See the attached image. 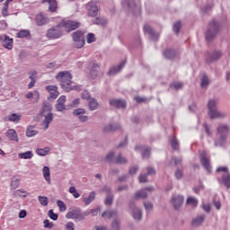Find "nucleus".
Returning a JSON list of instances; mask_svg holds the SVG:
<instances>
[{"label":"nucleus","mask_w":230,"mask_h":230,"mask_svg":"<svg viewBox=\"0 0 230 230\" xmlns=\"http://www.w3.org/2000/svg\"><path fill=\"white\" fill-rule=\"evenodd\" d=\"M229 126L221 124L217 128V138L214 140L215 146H226L227 136H229Z\"/></svg>","instance_id":"nucleus-1"},{"label":"nucleus","mask_w":230,"mask_h":230,"mask_svg":"<svg viewBox=\"0 0 230 230\" xmlns=\"http://www.w3.org/2000/svg\"><path fill=\"white\" fill-rule=\"evenodd\" d=\"M56 78L58 82H60V86L66 93H69V91H73V87H71V84H73V75L68 71L59 72L56 75Z\"/></svg>","instance_id":"nucleus-2"},{"label":"nucleus","mask_w":230,"mask_h":230,"mask_svg":"<svg viewBox=\"0 0 230 230\" xmlns=\"http://www.w3.org/2000/svg\"><path fill=\"white\" fill-rule=\"evenodd\" d=\"M51 104L49 102H43L42 111L40 112V116H43L44 120L41 122V126L44 127V130H48L49 128V123L53 121V113L51 112Z\"/></svg>","instance_id":"nucleus-3"},{"label":"nucleus","mask_w":230,"mask_h":230,"mask_svg":"<svg viewBox=\"0 0 230 230\" xmlns=\"http://www.w3.org/2000/svg\"><path fill=\"white\" fill-rule=\"evenodd\" d=\"M218 105V99H210L207 104L208 109V116L210 119H217V118H226V113L217 109Z\"/></svg>","instance_id":"nucleus-4"},{"label":"nucleus","mask_w":230,"mask_h":230,"mask_svg":"<svg viewBox=\"0 0 230 230\" xmlns=\"http://www.w3.org/2000/svg\"><path fill=\"white\" fill-rule=\"evenodd\" d=\"M47 39H50V40H57V39H62L64 37V30L62 29V25L59 22L58 25L51 27L47 31L46 33Z\"/></svg>","instance_id":"nucleus-5"},{"label":"nucleus","mask_w":230,"mask_h":230,"mask_svg":"<svg viewBox=\"0 0 230 230\" xmlns=\"http://www.w3.org/2000/svg\"><path fill=\"white\" fill-rule=\"evenodd\" d=\"M218 30H220V24L217 21H212L206 32V40H213L217 35H218Z\"/></svg>","instance_id":"nucleus-6"},{"label":"nucleus","mask_w":230,"mask_h":230,"mask_svg":"<svg viewBox=\"0 0 230 230\" xmlns=\"http://www.w3.org/2000/svg\"><path fill=\"white\" fill-rule=\"evenodd\" d=\"M122 6L125 10L131 12L133 15L137 16L141 14V5L136 4L134 0H125L122 2Z\"/></svg>","instance_id":"nucleus-7"},{"label":"nucleus","mask_w":230,"mask_h":230,"mask_svg":"<svg viewBox=\"0 0 230 230\" xmlns=\"http://www.w3.org/2000/svg\"><path fill=\"white\" fill-rule=\"evenodd\" d=\"M74 47L80 49L85 46V38H84V33L82 31H76L72 33Z\"/></svg>","instance_id":"nucleus-8"},{"label":"nucleus","mask_w":230,"mask_h":230,"mask_svg":"<svg viewBox=\"0 0 230 230\" xmlns=\"http://www.w3.org/2000/svg\"><path fill=\"white\" fill-rule=\"evenodd\" d=\"M59 23L61 24V28H64L67 33L75 31V30L80 28V22L76 21L62 20Z\"/></svg>","instance_id":"nucleus-9"},{"label":"nucleus","mask_w":230,"mask_h":230,"mask_svg":"<svg viewBox=\"0 0 230 230\" xmlns=\"http://www.w3.org/2000/svg\"><path fill=\"white\" fill-rule=\"evenodd\" d=\"M86 10L88 12L89 17H96L100 10V3L98 0H92L86 4Z\"/></svg>","instance_id":"nucleus-10"},{"label":"nucleus","mask_w":230,"mask_h":230,"mask_svg":"<svg viewBox=\"0 0 230 230\" xmlns=\"http://www.w3.org/2000/svg\"><path fill=\"white\" fill-rule=\"evenodd\" d=\"M85 112V110H84L83 108H77L73 111V115L75 116L77 119L81 121V123H85L89 119V117L84 115Z\"/></svg>","instance_id":"nucleus-11"},{"label":"nucleus","mask_w":230,"mask_h":230,"mask_svg":"<svg viewBox=\"0 0 230 230\" xmlns=\"http://www.w3.org/2000/svg\"><path fill=\"white\" fill-rule=\"evenodd\" d=\"M129 208L133 211L134 220L139 221V220H141V218H143V212L141 211V209L139 208L136 207V204L134 203V201H131L129 203Z\"/></svg>","instance_id":"nucleus-12"},{"label":"nucleus","mask_w":230,"mask_h":230,"mask_svg":"<svg viewBox=\"0 0 230 230\" xmlns=\"http://www.w3.org/2000/svg\"><path fill=\"white\" fill-rule=\"evenodd\" d=\"M66 218H72L75 220H84V217L82 215V209L75 208L66 214Z\"/></svg>","instance_id":"nucleus-13"},{"label":"nucleus","mask_w":230,"mask_h":230,"mask_svg":"<svg viewBox=\"0 0 230 230\" xmlns=\"http://www.w3.org/2000/svg\"><path fill=\"white\" fill-rule=\"evenodd\" d=\"M0 42L6 49H12L13 48V39H10L8 35L0 36Z\"/></svg>","instance_id":"nucleus-14"},{"label":"nucleus","mask_w":230,"mask_h":230,"mask_svg":"<svg viewBox=\"0 0 230 230\" xmlns=\"http://www.w3.org/2000/svg\"><path fill=\"white\" fill-rule=\"evenodd\" d=\"M152 190H154V188L147 187L146 189L137 191L134 196V200H139V199H146L148 197V192L146 191H152Z\"/></svg>","instance_id":"nucleus-15"},{"label":"nucleus","mask_w":230,"mask_h":230,"mask_svg":"<svg viewBox=\"0 0 230 230\" xmlns=\"http://www.w3.org/2000/svg\"><path fill=\"white\" fill-rule=\"evenodd\" d=\"M200 163L207 172H211V164H209V159L206 156V151H202L199 155Z\"/></svg>","instance_id":"nucleus-16"},{"label":"nucleus","mask_w":230,"mask_h":230,"mask_svg":"<svg viewBox=\"0 0 230 230\" xmlns=\"http://www.w3.org/2000/svg\"><path fill=\"white\" fill-rule=\"evenodd\" d=\"M110 105L116 109H125V107H127V102L121 99H111L110 101Z\"/></svg>","instance_id":"nucleus-17"},{"label":"nucleus","mask_w":230,"mask_h":230,"mask_svg":"<svg viewBox=\"0 0 230 230\" xmlns=\"http://www.w3.org/2000/svg\"><path fill=\"white\" fill-rule=\"evenodd\" d=\"M144 32L148 33L151 40H157L159 39V32H155L150 25L144 26Z\"/></svg>","instance_id":"nucleus-18"},{"label":"nucleus","mask_w":230,"mask_h":230,"mask_svg":"<svg viewBox=\"0 0 230 230\" xmlns=\"http://www.w3.org/2000/svg\"><path fill=\"white\" fill-rule=\"evenodd\" d=\"M35 21L37 26H44L45 24L49 23V18H48V16L44 15L42 13L36 15Z\"/></svg>","instance_id":"nucleus-19"},{"label":"nucleus","mask_w":230,"mask_h":230,"mask_svg":"<svg viewBox=\"0 0 230 230\" xmlns=\"http://www.w3.org/2000/svg\"><path fill=\"white\" fill-rule=\"evenodd\" d=\"M55 107L58 112H62L63 111H66V96L65 95H61L58 99L57 104L55 105Z\"/></svg>","instance_id":"nucleus-20"},{"label":"nucleus","mask_w":230,"mask_h":230,"mask_svg":"<svg viewBox=\"0 0 230 230\" xmlns=\"http://www.w3.org/2000/svg\"><path fill=\"white\" fill-rule=\"evenodd\" d=\"M182 202H184V197L178 195V196H173L172 198V204L174 208L179 209L181 206H182Z\"/></svg>","instance_id":"nucleus-21"},{"label":"nucleus","mask_w":230,"mask_h":230,"mask_svg":"<svg viewBox=\"0 0 230 230\" xmlns=\"http://www.w3.org/2000/svg\"><path fill=\"white\" fill-rule=\"evenodd\" d=\"M125 64H127V62L123 60L119 66L111 67L108 72V75L110 76H114V75H118V73H119L121 69L125 67Z\"/></svg>","instance_id":"nucleus-22"},{"label":"nucleus","mask_w":230,"mask_h":230,"mask_svg":"<svg viewBox=\"0 0 230 230\" xmlns=\"http://www.w3.org/2000/svg\"><path fill=\"white\" fill-rule=\"evenodd\" d=\"M135 150H139L142 152L143 159H148V157H150V152L152 149L148 146H137Z\"/></svg>","instance_id":"nucleus-23"},{"label":"nucleus","mask_w":230,"mask_h":230,"mask_svg":"<svg viewBox=\"0 0 230 230\" xmlns=\"http://www.w3.org/2000/svg\"><path fill=\"white\" fill-rule=\"evenodd\" d=\"M222 57V51L220 50H215L211 54L208 53V56L207 58V62H216V60H218Z\"/></svg>","instance_id":"nucleus-24"},{"label":"nucleus","mask_w":230,"mask_h":230,"mask_svg":"<svg viewBox=\"0 0 230 230\" xmlns=\"http://www.w3.org/2000/svg\"><path fill=\"white\" fill-rule=\"evenodd\" d=\"M95 199H96L95 191L90 192L87 198L85 196H82V201L84 203L85 206H89L91 203L94 202Z\"/></svg>","instance_id":"nucleus-25"},{"label":"nucleus","mask_w":230,"mask_h":230,"mask_svg":"<svg viewBox=\"0 0 230 230\" xmlns=\"http://www.w3.org/2000/svg\"><path fill=\"white\" fill-rule=\"evenodd\" d=\"M6 137L10 141H16V143L19 141V136L17 135V131L15 129H9L5 132Z\"/></svg>","instance_id":"nucleus-26"},{"label":"nucleus","mask_w":230,"mask_h":230,"mask_svg":"<svg viewBox=\"0 0 230 230\" xmlns=\"http://www.w3.org/2000/svg\"><path fill=\"white\" fill-rule=\"evenodd\" d=\"M119 128H121V126L118 123L108 124L104 126L103 132H115V130H119Z\"/></svg>","instance_id":"nucleus-27"},{"label":"nucleus","mask_w":230,"mask_h":230,"mask_svg":"<svg viewBox=\"0 0 230 230\" xmlns=\"http://www.w3.org/2000/svg\"><path fill=\"white\" fill-rule=\"evenodd\" d=\"M163 55L168 60H173V58L177 56V52L175 51V49H167L164 51Z\"/></svg>","instance_id":"nucleus-28"},{"label":"nucleus","mask_w":230,"mask_h":230,"mask_svg":"<svg viewBox=\"0 0 230 230\" xmlns=\"http://www.w3.org/2000/svg\"><path fill=\"white\" fill-rule=\"evenodd\" d=\"M205 220H206V215H200V216H198L197 217H195L192 220L191 224L195 227H199V226H202V224H204Z\"/></svg>","instance_id":"nucleus-29"},{"label":"nucleus","mask_w":230,"mask_h":230,"mask_svg":"<svg viewBox=\"0 0 230 230\" xmlns=\"http://www.w3.org/2000/svg\"><path fill=\"white\" fill-rule=\"evenodd\" d=\"M42 173L48 184H51V172H49V168L48 166L43 167Z\"/></svg>","instance_id":"nucleus-30"},{"label":"nucleus","mask_w":230,"mask_h":230,"mask_svg":"<svg viewBox=\"0 0 230 230\" xmlns=\"http://www.w3.org/2000/svg\"><path fill=\"white\" fill-rule=\"evenodd\" d=\"M118 215V210H106L102 214V218H114Z\"/></svg>","instance_id":"nucleus-31"},{"label":"nucleus","mask_w":230,"mask_h":230,"mask_svg":"<svg viewBox=\"0 0 230 230\" xmlns=\"http://www.w3.org/2000/svg\"><path fill=\"white\" fill-rule=\"evenodd\" d=\"M11 190H17V188H19V186H21V179L17 176H13L11 179Z\"/></svg>","instance_id":"nucleus-32"},{"label":"nucleus","mask_w":230,"mask_h":230,"mask_svg":"<svg viewBox=\"0 0 230 230\" xmlns=\"http://www.w3.org/2000/svg\"><path fill=\"white\" fill-rule=\"evenodd\" d=\"M50 150L51 149L47 146L44 148L36 149L35 153L37 154V155H40V157H44L45 155H48V154H49Z\"/></svg>","instance_id":"nucleus-33"},{"label":"nucleus","mask_w":230,"mask_h":230,"mask_svg":"<svg viewBox=\"0 0 230 230\" xmlns=\"http://www.w3.org/2000/svg\"><path fill=\"white\" fill-rule=\"evenodd\" d=\"M98 101L94 98L88 100V107L90 111H96L98 109Z\"/></svg>","instance_id":"nucleus-34"},{"label":"nucleus","mask_w":230,"mask_h":230,"mask_svg":"<svg viewBox=\"0 0 230 230\" xmlns=\"http://www.w3.org/2000/svg\"><path fill=\"white\" fill-rule=\"evenodd\" d=\"M99 68H100V66H98V64L92 63V67L90 69V75H91L92 78H96V76H98V69Z\"/></svg>","instance_id":"nucleus-35"},{"label":"nucleus","mask_w":230,"mask_h":230,"mask_svg":"<svg viewBox=\"0 0 230 230\" xmlns=\"http://www.w3.org/2000/svg\"><path fill=\"white\" fill-rule=\"evenodd\" d=\"M28 195H30V192L22 189L17 190L13 192V197H22L23 199H26Z\"/></svg>","instance_id":"nucleus-36"},{"label":"nucleus","mask_w":230,"mask_h":230,"mask_svg":"<svg viewBox=\"0 0 230 230\" xmlns=\"http://www.w3.org/2000/svg\"><path fill=\"white\" fill-rule=\"evenodd\" d=\"M45 3H48L49 4V12H57V8H58V4H57V0H45Z\"/></svg>","instance_id":"nucleus-37"},{"label":"nucleus","mask_w":230,"mask_h":230,"mask_svg":"<svg viewBox=\"0 0 230 230\" xmlns=\"http://www.w3.org/2000/svg\"><path fill=\"white\" fill-rule=\"evenodd\" d=\"M39 134V131L35 130L33 126H30L26 129V136L27 137H33Z\"/></svg>","instance_id":"nucleus-38"},{"label":"nucleus","mask_w":230,"mask_h":230,"mask_svg":"<svg viewBox=\"0 0 230 230\" xmlns=\"http://www.w3.org/2000/svg\"><path fill=\"white\" fill-rule=\"evenodd\" d=\"M208 85H209V77H208L206 75H203L201 77L200 87L201 89H208Z\"/></svg>","instance_id":"nucleus-39"},{"label":"nucleus","mask_w":230,"mask_h":230,"mask_svg":"<svg viewBox=\"0 0 230 230\" xmlns=\"http://www.w3.org/2000/svg\"><path fill=\"white\" fill-rule=\"evenodd\" d=\"M93 24H98L101 26H105L109 22V20L103 18V17H97L93 21Z\"/></svg>","instance_id":"nucleus-40"},{"label":"nucleus","mask_w":230,"mask_h":230,"mask_svg":"<svg viewBox=\"0 0 230 230\" xmlns=\"http://www.w3.org/2000/svg\"><path fill=\"white\" fill-rule=\"evenodd\" d=\"M19 159H31L33 157V152L26 151L24 153L18 154Z\"/></svg>","instance_id":"nucleus-41"},{"label":"nucleus","mask_w":230,"mask_h":230,"mask_svg":"<svg viewBox=\"0 0 230 230\" xmlns=\"http://www.w3.org/2000/svg\"><path fill=\"white\" fill-rule=\"evenodd\" d=\"M128 161L127 158L123 157L121 154L118 155V156L115 158V164H127Z\"/></svg>","instance_id":"nucleus-42"},{"label":"nucleus","mask_w":230,"mask_h":230,"mask_svg":"<svg viewBox=\"0 0 230 230\" xmlns=\"http://www.w3.org/2000/svg\"><path fill=\"white\" fill-rule=\"evenodd\" d=\"M18 39H26L30 37V31L28 30H22L17 33Z\"/></svg>","instance_id":"nucleus-43"},{"label":"nucleus","mask_w":230,"mask_h":230,"mask_svg":"<svg viewBox=\"0 0 230 230\" xmlns=\"http://www.w3.org/2000/svg\"><path fill=\"white\" fill-rule=\"evenodd\" d=\"M57 205H58V208H59V211L61 213H64V211L67 210V206H66V203H64V201L58 199L57 201Z\"/></svg>","instance_id":"nucleus-44"},{"label":"nucleus","mask_w":230,"mask_h":230,"mask_svg":"<svg viewBox=\"0 0 230 230\" xmlns=\"http://www.w3.org/2000/svg\"><path fill=\"white\" fill-rule=\"evenodd\" d=\"M8 120L13 121V122L21 121V115H19L17 113H13L8 116Z\"/></svg>","instance_id":"nucleus-45"},{"label":"nucleus","mask_w":230,"mask_h":230,"mask_svg":"<svg viewBox=\"0 0 230 230\" xmlns=\"http://www.w3.org/2000/svg\"><path fill=\"white\" fill-rule=\"evenodd\" d=\"M86 42L87 44H93V42H96V36H94V33H88L86 35Z\"/></svg>","instance_id":"nucleus-46"},{"label":"nucleus","mask_w":230,"mask_h":230,"mask_svg":"<svg viewBox=\"0 0 230 230\" xmlns=\"http://www.w3.org/2000/svg\"><path fill=\"white\" fill-rule=\"evenodd\" d=\"M114 201V194H110L104 199L105 206H112V202Z\"/></svg>","instance_id":"nucleus-47"},{"label":"nucleus","mask_w":230,"mask_h":230,"mask_svg":"<svg viewBox=\"0 0 230 230\" xmlns=\"http://www.w3.org/2000/svg\"><path fill=\"white\" fill-rule=\"evenodd\" d=\"M223 184L228 189L230 188V174H225L222 176Z\"/></svg>","instance_id":"nucleus-48"},{"label":"nucleus","mask_w":230,"mask_h":230,"mask_svg":"<svg viewBox=\"0 0 230 230\" xmlns=\"http://www.w3.org/2000/svg\"><path fill=\"white\" fill-rule=\"evenodd\" d=\"M184 84L182 83H173L170 84V89H174V91H181Z\"/></svg>","instance_id":"nucleus-49"},{"label":"nucleus","mask_w":230,"mask_h":230,"mask_svg":"<svg viewBox=\"0 0 230 230\" xmlns=\"http://www.w3.org/2000/svg\"><path fill=\"white\" fill-rule=\"evenodd\" d=\"M114 155H115L114 152L109 153V154L106 155V157L104 158V161H105L106 163H115L116 160H114Z\"/></svg>","instance_id":"nucleus-50"},{"label":"nucleus","mask_w":230,"mask_h":230,"mask_svg":"<svg viewBox=\"0 0 230 230\" xmlns=\"http://www.w3.org/2000/svg\"><path fill=\"white\" fill-rule=\"evenodd\" d=\"M69 193H71V195H73L74 199H80V193H78V191L76 190V188H75L73 186L70 187Z\"/></svg>","instance_id":"nucleus-51"},{"label":"nucleus","mask_w":230,"mask_h":230,"mask_svg":"<svg viewBox=\"0 0 230 230\" xmlns=\"http://www.w3.org/2000/svg\"><path fill=\"white\" fill-rule=\"evenodd\" d=\"M111 227L113 230H119L121 227V225L119 223V219H114L112 224H111Z\"/></svg>","instance_id":"nucleus-52"},{"label":"nucleus","mask_w":230,"mask_h":230,"mask_svg":"<svg viewBox=\"0 0 230 230\" xmlns=\"http://www.w3.org/2000/svg\"><path fill=\"white\" fill-rule=\"evenodd\" d=\"M187 204H190V206L197 207V204H199V200L193 197H189L187 199Z\"/></svg>","instance_id":"nucleus-53"},{"label":"nucleus","mask_w":230,"mask_h":230,"mask_svg":"<svg viewBox=\"0 0 230 230\" xmlns=\"http://www.w3.org/2000/svg\"><path fill=\"white\" fill-rule=\"evenodd\" d=\"M38 200L41 206H48V197L39 196Z\"/></svg>","instance_id":"nucleus-54"},{"label":"nucleus","mask_w":230,"mask_h":230,"mask_svg":"<svg viewBox=\"0 0 230 230\" xmlns=\"http://www.w3.org/2000/svg\"><path fill=\"white\" fill-rule=\"evenodd\" d=\"M48 216L51 220H58V215L53 212V209L49 210Z\"/></svg>","instance_id":"nucleus-55"},{"label":"nucleus","mask_w":230,"mask_h":230,"mask_svg":"<svg viewBox=\"0 0 230 230\" xmlns=\"http://www.w3.org/2000/svg\"><path fill=\"white\" fill-rule=\"evenodd\" d=\"M144 208L146 211H152L154 209V204L150 201L144 202Z\"/></svg>","instance_id":"nucleus-56"},{"label":"nucleus","mask_w":230,"mask_h":230,"mask_svg":"<svg viewBox=\"0 0 230 230\" xmlns=\"http://www.w3.org/2000/svg\"><path fill=\"white\" fill-rule=\"evenodd\" d=\"M43 225L45 229H53V222H49V219H45Z\"/></svg>","instance_id":"nucleus-57"},{"label":"nucleus","mask_w":230,"mask_h":230,"mask_svg":"<svg viewBox=\"0 0 230 230\" xmlns=\"http://www.w3.org/2000/svg\"><path fill=\"white\" fill-rule=\"evenodd\" d=\"M80 105V98L75 99L72 103L68 106V109H74Z\"/></svg>","instance_id":"nucleus-58"},{"label":"nucleus","mask_w":230,"mask_h":230,"mask_svg":"<svg viewBox=\"0 0 230 230\" xmlns=\"http://www.w3.org/2000/svg\"><path fill=\"white\" fill-rule=\"evenodd\" d=\"M171 145H172V150H177L178 145H179V140H177V138H175V137H173L171 141Z\"/></svg>","instance_id":"nucleus-59"},{"label":"nucleus","mask_w":230,"mask_h":230,"mask_svg":"<svg viewBox=\"0 0 230 230\" xmlns=\"http://www.w3.org/2000/svg\"><path fill=\"white\" fill-rule=\"evenodd\" d=\"M81 98L83 99V100H91V93H89V92L88 91H84L82 93H81Z\"/></svg>","instance_id":"nucleus-60"},{"label":"nucleus","mask_w":230,"mask_h":230,"mask_svg":"<svg viewBox=\"0 0 230 230\" xmlns=\"http://www.w3.org/2000/svg\"><path fill=\"white\" fill-rule=\"evenodd\" d=\"M30 80H37V70H31L28 73Z\"/></svg>","instance_id":"nucleus-61"},{"label":"nucleus","mask_w":230,"mask_h":230,"mask_svg":"<svg viewBox=\"0 0 230 230\" xmlns=\"http://www.w3.org/2000/svg\"><path fill=\"white\" fill-rule=\"evenodd\" d=\"M181 22H177L176 23H174L173 25V31L174 33L178 34L179 31H181Z\"/></svg>","instance_id":"nucleus-62"},{"label":"nucleus","mask_w":230,"mask_h":230,"mask_svg":"<svg viewBox=\"0 0 230 230\" xmlns=\"http://www.w3.org/2000/svg\"><path fill=\"white\" fill-rule=\"evenodd\" d=\"M102 191H104V193H106L107 196L112 195V190H111V187L109 186H104L102 188Z\"/></svg>","instance_id":"nucleus-63"},{"label":"nucleus","mask_w":230,"mask_h":230,"mask_svg":"<svg viewBox=\"0 0 230 230\" xmlns=\"http://www.w3.org/2000/svg\"><path fill=\"white\" fill-rule=\"evenodd\" d=\"M156 171L153 167H147V173L146 175H155Z\"/></svg>","instance_id":"nucleus-64"}]
</instances>
